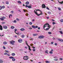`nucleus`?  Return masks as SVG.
<instances>
[{"label":"nucleus","mask_w":63,"mask_h":63,"mask_svg":"<svg viewBox=\"0 0 63 63\" xmlns=\"http://www.w3.org/2000/svg\"><path fill=\"white\" fill-rule=\"evenodd\" d=\"M1 23L2 24H5V22H2Z\"/></svg>","instance_id":"48"},{"label":"nucleus","mask_w":63,"mask_h":63,"mask_svg":"<svg viewBox=\"0 0 63 63\" xmlns=\"http://www.w3.org/2000/svg\"><path fill=\"white\" fill-rule=\"evenodd\" d=\"M11 13H12V14H13L14 13V11H11Z\"/></svg>","instance_id":"50"},{"label":"nucleus","mask_w":63,"mask_h":63,"mask_svg":"<svg viewBox=\"0 0 63 63\" xmlns=\"http://www.w3.org/2000/svg\"><path fill=\"white\" fill-rule=\"evenodd\" d=\"M46 63H49L50 62V61H46L45 62Z\"/></svg>","instance_id":"23"},{"label":"nucleus","mask_w":63,"mask_h":63,"mask_svg":"<svg viewBox=\"0 0 63 63\" xmlns=\"http://www.w3.org/2000/svg\"><path fill=\"white\" fill-rule=\"evenodd\" d=\"M34 12L35 13V14H36V15L38 16H40L41 15H43V14L42 13V12H41V14H38V13H36L35 12Z\"/></svg>","instance_id":"9"},{"label":"nucleus","mask_w":63,"mask_h":63,"mask_svg":"<svg viewBox=\"0 0 63 63\" xmlns=\"http://www.w3.org/2000/svg\"><path fill=\"white\" fill-rule=\"evenodd\" d=\"M33 35L34 36H36L38 35V34H33Z\"/></svg>","instance_id":"16"},{"label":"nucleus","mask_w":63,"mask_h":63,"mask_svg":"<svg viewBox=\"0 0 63 63\" xmlns=\"http://www.w3.org/2000/svg\"><path fill=\"white\" fill-rule=\"evenodd\" d=\"M25 42H26V45H27L28 46V47H29V50H31V49H30V46L28 45V44H27V41H26Z\"/></svg>","instance_id":"3"},{"label":"nucleus","mask_w":63,"mask_h":63,"mask_svg":"<svg viewBox=\"0 0 63 63\" xmlns=\"http://www.w3.org/2000/svg\"><path fill=\"white\" fill-rule=\"evenodd\" d=\"M52 21H55V20H54V19H52Z\"/></svg>","instance_id":"64"},{"label":"nucleus","mask_w":63,"mask_h":63,"mask_svg":"<svg viewBox=\"0 0 63 63\" xmlns=\"http://www.w3.org/2000/svg\"><path fill=\"white\" fill-rule=\"evenodd\" d=\"M58 2L59 3H60L61 4H63V1H62L61 2H59V1H58Z\"/></svg>","instance_id":"22"},{"label":"nucleus","mask_w":63,"mask_h":63,"mask_svg":"<svg viewBox=\"0 0 63 63\" xmlns=\"http://www.w3.org/2000/svg\"><path fill=\"white\" fill-rule=\"evenodd\" d=\"M33 45H34L33 44H31L30 45L31 46H33Z\"/></svg>","instance_id":"39"},{"label":"nucleus","mask_w":63,"mask_h":63,"mask_svg":"<svg viewBox=\"0 0 63 63\" xmlns=\"http://www.w3.org/2000/svg\"><path fill=\"white\" fill-rule=\"evenodd\" d=\"M59 32H60L61 34H63V32H62V31H60Z\"/></svg>","instance_id":"30"},{"label":"nucleus","mask_w":63,"mask_h":63,"mask_svg":"<svg viewBox=\"0 0 63 63\" xmlns=\"http://www.w3.org/2000/svg\"><path fill=\"white\" fill-rule=\"evenodd\" d=\"M23 59H24V60H28V59H29V58H28V57L27 56H26L24 57Z\"/></svg>","instance_id":"2"},{"label":"nucleus","mask_w":63,"mask_h":63,"mask_svg":"<svg viewBox=\"0 0 63 63\" xmlns=\"http://www.w3.org/2000/svg\"><path fill=\"white\" fill-rule=\"evenodd\" d=\"M59 59L60 60H63V59L62 58H60Z\"/></svg>","instance_id":"44"},{"label":"nucleus","mask_w":63,"mask_h":63,"mask_svg":"<svg viewBox=\"0 0 63 63\" xmlns=\"http://www.w3.org/2000/svg\"><path fill=\"white\" fill-rule=\"evenodd\" d=\"M0 19L1 20H4V19L3 18H0Z\"/></svg>","instance_id":"25"},{"label":"nucleus","mask_w":63,"mask_h":63,"mask_svg":"<svg viewBox=\"0 0 63 63\" xmlns=\"http://www.w3.org/2000/svg\"><path fill=\"white\" fill-rule=\"evenodd\" d=\"M2 9H4V8H5V6L3 5L2 6Z\"/></svg>","instance_id":"36"},{"label":"nucleus","mask_w":63,"mask_h":63,"mask_svg":"<svg viewBox=\"0 0 63 63\" xmlns=\"http://www.w3.org/2000/svg\"><path fill=\"white\" fill-rule=\"evenodd\" d=\"M49 28H46L45 30H46V31H47L49 29Z\"/></svg>","instance_id":"18"},{"label":"nucleus","mask_w":63,"mask_h":63,"mask_svg":"<svg viewBox=\"0 0 63 63\" xmlns=\"http://www.w3.org/2000/svg\"><path fill=\"white\" fill-rule=\"evenodd\" d=\"M21 37L22 38H24L25 37V36L24 35H21Z\"/></svg>","instance_id":"33"},{"label":"nucleus","mask_w":63,"mask_h":63,"mask_svg":"<svg viewBox=\"0 0 63 63\" xmlns=\"http://www.w3.org/2000/svg\"><path fill=\"white\" fill-rule=\"evenodd\" d=\"M60 21L61 22H63V19H62Z\"/></svg>","instance_id":"31"},{"label":"nucleus","mask_w":63,"mask_h":63,"mask_svg":"<svg viewBox=\"0 0 63 63\" xmlns=\"http://www.w3.org/2000/svg\"><path fill=\"white\" fill-rule=\"evenodd\" d=\"M2 6H0V10H2Z\"/></svg>","instance_id":"37"},{"label":"nucleus","mask_w":63,"mask_h":63,"mask_svg":"<svg viewBox=\"0 0 63 63\" xmlns=\"http://www.w3.org/2000/svg\"><path fill=\"white\" fill-rule=\"evenodd\" d=\"M32 28H34V29H36V28H37L38 27L37 26H32Z\"/></svg>","instance_id":"5"},{"label":"nucleus","mask_w":63,"mask_h":63,"mask_svg":"<svg viewBox=\"0 0 63 63\" xmlns=\"http://www.w3.org/2000/svg\"><path fill=\"white\" fill-rule=\"evenodd\" d=\"M29 2L28 1H27L26 2V5H29Z\"/></svg>","instance_id":"17"},{"label":"nucleus","mask_w":63,"mask_h":63,"mask_svg":"<svg viewBox=\"0 0 63 63\" xmlns=\"http://www.w3.org/2000/svg\"><path fill=\"white\" fill-rule=\"evenodd\" d=\"M28 8H29V9H30V8H31V6H28Z\"/></svg>","instance_id":"29"},{"label":"nucleus","mask_w":63,"mask_h":63,"mask_svg":"<svg viewBox=\"0 0 63 63\" xmlns=\"http://www.w3.org/2000/svg\"><path fill=\"white\" fill-rule=\"evenodd\" d=\"M46 8L47 9V10H49V8H48L47 7Z\"/></svg>","instance_id":"57"},{"label":"nucleus","mask_w":63,"mask_h":63,"mask_svg":"<svg viewBox=\"0 0 63 63\" xmlns=\"http://www.w3.org/2000/svg\"><path fill=\"white\" fill-rule=\"evenodd\" d=\"M7 42H6L5 41L3 42V44L4 45H7Z\"/></svg>","instance_id":"15"},{"label":"nucleus","mask_w":63,"mask_h":63,"mask_svg":"<svg viewBox=\"0 0 63 63\" xmlns=\"http://www.w3.org/2000/svg\"><path fill=\"white\" fill-rule=\"evenodd\" d=\"M25 7H26L27 8V7H28V5H25Z\"/></svg>","instance_id":"55"},{"label":"nucleus","mask_w":63,"mask_h":63,"mask_svg":"<svg viewBox=\"0 0 63 63\" xmlns=\"http://www.w3.org/2000/svg\"><path fill=\"white\" fill-rule=\"evenodd\" d=\"M6 4H9V2L8 1L6 2Z\"/></svg>","instance_id":"40"},{"label":"nucleus","mask_w":63,"mask_h":63,"mask_svg":"<svg viewBox=\"0 0 63 63\" xmlns=\"http://www.w3.org/2000/svg\"><path fill=\"white\" fill-rule=\"evenodd\" d=\"M16 20H17V21H19V19L17 18L16 19Z\"/></svg>","instance_id":"46"},{"label":"nucleus","mask_w":63,"mask_h":63,"mask_svg":"<svg viewBox=\"0 0 63 63\" xmlns=\"http://www.w3.org/2000/svg\"><path fill=\"white\" fill-rule=\"evenodd\" d=\"M58 9L59 10V11H61V9L60 7H58Z\"/></svg>","instance_id":"27"},{"label":"nucleus","mask_w":63,"mask_h":63,"mask_svg":"<svg viewBox=\"0 0 63 63\" xmlns=\"http://www.w3.org/2000/svg\"><path fill=\"white\" fill-rule=\"evenodd\" d=\"M48 34H49V35H50V34H51V32H48Z\"/></svg>","instance_id":"28"},{"label":"nucleus","mask_w":63,"mask_h":63,"mask_svg":"<svg viewBox=\"0 0 63 63\" xmlns=\"http://www.w3.org/2000/svg\"><path fill=\"white\" fill-rule=\"evenodd\" d=\"M49 53H50V54H52L53 53V52H52L51 51H50L49 52Z\"/></svg>","instance_id":"35"},{"label":"nucleus","mask_w":63,"mask_h":63,"mask_svg":"<svg viewBox=\"0 0 63 63\" xmlns=\"http://www.w3.org/2000/svg\"><path fill=\"white\" fill-rule=\"evenodd\" d=\"M3 63V61L1 60L0 59V63Z\"/></svg>","instance_id":"19"},{"label":"nucleus","mask_w":63,"mask_h":63,"mask_svg":"<svg viewBox=\"0 0 63 63\" xmlns=\"http://www.w3.org/2000/svg\"><path fill=\"white\" fill-rule=\"evenodd\" d=\"M54 58L55 59L57 58V57H54Z\"/></svg>","instance_id":"63"},{"label":"nucleus","mask_w":63,"mask_h":63,"mask_svg":"<svg viewBox=\"0 0 63 63\" xmlns=\"http://www.w3.org/2000/svg\"><path fill=\"white\" fill-rule=\"evenodd\" d=\"M47 13L49 14H51V13H50V12H48Z\"/></svg>","instance_id":"41"},{"label":"nucleus","mask_w":63,"mask_h":63,"mask_svg":"<svg viewBox=\"0 0 63 63\" xmlns=\"http://www.w3.org/2000/svg\"><path fill=\"white\" fill-rule=\"evenodd\" d=\"M54 60L55 61H58V59H54Z\"/></svg>","instance_id":"38"},{"label":"nucleus","mask_w":63,"mask_h":63,"mask_svg":"<svg viewBox=\"0 0 63 63\" xmlns=\"http://www.w3.org/2000/svg\"><path fill=\"white\" fill-rule=\"evenodd\" d=\"M44 38V36L43 35L40 36L38 37V38L39 39H43Z\"/></svg>","instance_id":"8"},{"label":"nucleus","mask_w":63,"mask_h":63,"mask_svg":"<svg viewBox=\"0 0 63 63\" xmlns=\"http://www.w3.org/2000/svg\"><path fill=\"white\" fill-rule=\"evenodd\" d=\"M14 22L16 23V20H14Z\"/></svg>","instance_id":"51"},{"label":"nucleus","mask_w":63,"mask_h":63,"mask_svg":"<svg viewBox=\"0 0 63 63\" xmlns=\"http://www.w3.org/2000/svg\"><path fill=\"white\" fill-rule=\"evenodd\" d=\"M5 52H7V53H9V51H8L5 50Z\"/></svg>","instance_id":"45"},{"label":"nucleus","mask_w":63,"mask_h":63,"mask_svg":"<svg viewBox=\"0 0 63 63\" xmlns=\"http://www.w3.org/2000/svg\"><path fill=\"white\" fill-rule=\"evenodd\" d=\"M55 46H57V44L56 43H55Z\"/></svg>","instance_id":"59"},{"label":"nucleus","mask_w":63,"mask_h":63,"mask_svg":"<svg viewBox=\"0 0 63 63\" xmlns=\"http://www.w3.org/2000/svg\"><path fill=\"white\" fill-rule=\"evenodd\" d=\"M29 24L30 25H32V22H30Z\"/></svg>","instance_id":"34"},{"label":"nucleus","mask_w":63,"mask_h":63,"mask_svg":"<svg viewBox=\"0 0 63 63\" xmlns=\"http://www.w3.org/2000/svg\"><path fill=\"white\" fill-rule=\"evenodd\" d=\"M42 8H46V6L45 5V4H43L42 5Z\"/></svg>","instance_id":"10"},{"label":"nucleus","mask_w":63,"mask_h":63,"mask_svg":"<svg viewBox=\"0 0 63 63\" xmlns=\"http://www.w3.org/2000/svg\"><path fill=\"white\" fill-rule=\"evenodd\" d=\"M33 51H35V49H33L32 50Z\"/></svg>","instance_id":"56"},{"label":"nucleus","mask_w":63,"mask_h":63,"mask_svg":"<svg viewBox=\"0 0 63 63\" xmlns=\"http://www.w3.org/2000/svg\"><path fill=\"white\" fill-rule=\"evenodd\" d=\"M32 28L31 27H30L29 28V29L31 30L32 29Z\"/></svg>","instance_id":"62"},{"label":"nucleus","mask_w":63,"mask_h":63,"mask_svg":"<svg viewBox=\"0 0 63 63\" xmlns=\"http://www.w3.org/2000/svg\"><path fill=\"white\" fill-rule=\"evenodd\" d=\"M18 42L20 43H22V40L21 39H19L18 40Z\"/></svg>","instance_id":"6"},{"label":"nucleus","mask_w":63,"mask_h":63,"mask_svg":"<svg viewBox=\"0 0 63 63\" xmlns=\"http://www.w3.org/2000/svg\"><path fill=\"white\" fill-rule=\"evenodd\" d=\"M3 49H6V47L4 46H3Z\"/></svg>","instance_id":"43"},{"label":"nucleus","mask_w":63,"mask_h":63,"mask_svg":"<svg viewBox=\"0 0 63 63\" xmlns=\"http://www.w3.org/2000/svg\"><path fill=\"white\" fill-rule=\"evenodd\" d=\"M37 11H40V12H41V10H40L39 9H37V10H34V13H35V14H36V13H35V12L36 13H37Z\"/></svg>","instance_id":"7"},{"label":"nucleus","mask_w":63,"mask_h":63,"mask_svg":"<svg viewBox=\"0 0 63 63\" xmlns=\"http://www.w3.org/2000/svg\"><path fill=\"white\" fill-rule=\"evenodd\" d=\"M14 30H15V32H16V31H17V29H15Z\"/></svg>","instance_id":"54"},{"label":"nucleus","mask_w":63,"mask_h":63,"mask_svg":"<svg viewBox=\"0 0 63 63\" xmlns=\"http://www.w3.org/2000/svg\"><path fill=\"white\" fill-rule=\"evenodd\" d=\"M7 56H10V55L9 54H7Z\"/></svg>","instance_id":"49"},{"label":"nucleus","mask_w":63,"mask_h":63,"mask_svg":"<svg viewBox=\"0 0 63 63\" xmlns=\"http://www.w3.org/2000/svg\"><path fill=\"white\" fill-rule=\"evenodd\" d=\"M0 30H3L2 26L1 25H0Z\"/></svg>","instance_id":"13"},{"label":"nucleus","mask_w":63,"mask_h":63,"mask_svg":"<svg viewBox=\"0 0 63 63\" xmlns=\"http://www.w3.org/2000/svg\"><path fill=\"white\" fill-rule=\"evenodd\" d=\"M11 55L12 56H15V55L16 54H15V53H12Z\"/></svg>","instance_id":"20"},{"label":"nucleus","mask_w":63,"mask_h":63,"mask_svg":"<svg viewBox=\"0 0 63 63\" xmlns=\"http://www.w3.org/2000/svg\"><path fill=\"white\" fill-rule=\"evenodd\" d=\"M20 30L22 31H25V29L23 28H21L20 29Z\"/></svg>","instance_id":"12"},{"label":"nucleus","mask_w":63,"mask_h":63,"mask_svg":"<svg viewBox=\"0 0 63 63\" xmlns=\"http://www.w3.org/2000/svg\"><path fill=\"white\" fill-rule=\"evenodd\" d=\"M52 24H53L54 25V24H55V22H53L52 23Z\"/></svg>","instance_id":"53"},{"label":"nucleus","mask_w":63,"mask_h":63,"mask_svg":"<svg viewBox=\"0 0 63 63\" xmlns=\"http://www.w3.org/2000/svg\"><path fill=\"white\" fill-rule=\"evenodd\" d=\"M26 16H28V13H27L26 14Z\"/></svg>","instance_id":"47"},{"label":"nucleus","mask_w":63,"mask_h":63,"mask_svg":"<svg viewBox=\"0 0 63 63\" xmlns=\"http://www.w3.org/2000/svg\"><path fill=\"white\" fill-rule=\"evenodd\" d=\"M15 42L14 41H10V43L11 44H12L13 45H14V43Z\"/></svg>","instance_id":"4"},{"label":"nucleus","mask_w":63,"mask_h":63,"mask_svg":"<svg viewBox=\"0 0 63 63\" xmlns=\"http://www.w3.org/2000/svg\"><path fill=\"white\" fill-rule=\"evenodd\" d=\"M46 27H48L49 28H50V26H49V24L48 23H46L43 26V29H45V28Z\"/></svg>","instance_id":"1"},{"label":"nucleus","mask_w":63,"mask_h":63,"mask_svg":"<svg viewBox=\"0 0 63 63\" xmlns=\"http://www.w3.org/2000/svg\"><path fill=\"white\" fill-rule=\"evenodd\" d=\"M12 60L13 61H15V59L14 58H13L12 59Z\"/></svg>","instance_id":"32"},{"label":"nucleus","mask_w":63,"mask_h":63,"mask_svg":"<svg viewBox=\"0 0 63 63\" xmlns=\"http://www.w3.org/2000/svg\"><path fill=\"white\" fill-rule=\"evenodd\" d=\"M3 28H4V29H7V28H8V27L6 26H3Z\"/></svg>","instance_id":"11"},{"label":"nucleus","mask_w":63,"mask_h":63,"mask_svg":"<svg viewBox=\"0 0 63 63\" xmlns=\"http://www.w3.org/2000/svg\"><path fill=\"white\" fill-rule=\"evenodd\" d=\"M4 55H7V53L6 52L4 53Z\"/></svg>","instance_id":"42"},{"label":"nucleus","mask_w":63,"mask_h":63,"mask_svg":"<svg viewBox=\"0 0 63 63\" xmlns=\"http://www.w3.org/2000/svg\"><path fill=\"white\" fill-rule=\"evenodd\" d=\"M2 18H4V19H5L6 17H2Z\"/></svg>","instance_id":"60"},{"label":"nucleus","mask_w":63,"mask_h":63,"mask_svg":"<svg viewBox=\"0 0 63 63\" xmlns=\"http://www.w3.org/2000/svg\"><path fill=\"white\" fill-rule=\"evenodd\" d=\"M11 29H14L15 27L14 26H12L11 27Z\"/></svg>","instance_id":"24"},{"label":"nucleus","mask_w":63,"mask_h":63,"mask_svg":"<svg viewBox=\"0 0 63 63\" xmlns=\"http://www.w3.org/2000/svg\"><path fill=\"white\" fill-rule=\"evenodd\" d=\"M14 57H9V58L10 59H13V58Z\"/></svg>","instance_id":"26"},{"label":"nucleus","mask_w":63,"mask_h":63,"mask_svg":"<svg viewBox=\"0 0 63 63\" xmlns=\"http://www.w3.org/2000/svg\"><path fill=\"white\" fill-rule=\"evenodd\" d=\"M45 53H48V52L47 50H46L45 51Z\"/></svg>","instance_id":"52"},{"label":"nucleus","mask_w":63,"mask_h":63,"mask_svg":"<svg viewBox=\"0 0 63 63\" xmlns=\"http://www.w3.org/2000/svg\"><path fill=\"white\" fill-rule=\"evenodd\" d=\"M17 3H19V4H21V2L20 1H18Z\"/></svg>","instance_id":"21"},{"label":"nucleus","mask_w":63,"mask_h":63,"mask_svg":"<svg viewBox=\"0 0 63 63\" xmlns=\"http://www.w3.org/2000/svg\"><path fill=\"white\" fill-rule=\"evenodd\" d=\"M30 39H31V40L33 41V39L32 38H31V37L30 38Z\"/></svg>","instance_id":"61"},{"label":"nucleus","mask_w":63,"mask_h":63,"mask_svg":"<svg viewBox=\"0 0 63 63\" xmlns=\"http://www.w3.org/2000/svg\"><path fill=\"white\" fill-rule=\"evenodd\" d=\"M53 40H55V38H53Z\"/></svg>","instance_id":"58"},{"label":"nucleus","mask_w":63,"mask_h":63,"mask_svg":"<svg viewBox=\"0 0 63 63\" xmlns=\"http://www.w3.org/2000/svg\"><path fill=\"white\" fill-rule=\"evenodd\" d=\"M58 40L59 41H60V42H63V39H58Z\"/></svg>","instance_id":"14"}]
</instances>
